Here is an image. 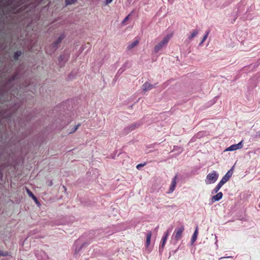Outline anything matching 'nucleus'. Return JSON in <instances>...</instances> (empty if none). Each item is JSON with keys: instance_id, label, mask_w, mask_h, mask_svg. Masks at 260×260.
Instances as JSON below:
<instances>
[{"instance_id": "1", "label": "nucleus", "mask_w": 260, "mask_h": 260, "mask_svg": "<svg viewBox=\"0 0 260 260\" xmlns=\"http://www.w3.org/2000/svg\"><path fill=\"white\" fill-rule=\"evenodd\" d=\"M172 37L171 35H167L161 41L158 43L154 47V50L155 53L158 52L161 50L164 46H166L169 42L170 39Z\"/></svg>"}, {"instance_id": "2", "label": "nucleus", "mask_w": 260, "mask_h": 260, "mask_svg": "<svg viewBox=\"0 0 260 260\" xmlns=\"http://www.w3.org/2000/svg\"><path fill=\"white\" fill-rule=\"evenodd\" d=\"M218 176L219 174L216 171H212L207 175L205 179L206 183L210 184L215 183L218 179Z\"/></svg>"}, {"instance_id": "3", "label": "nucleus", "mask_w": 260, "mask_h": 260, "mask_svg": "<svg viewBox=\"0 0 260 260\" xmlns=\"http://www.w3.org/2000/svg\"><path fill=\"white\" fill-rule=\"evenodd\" d=\"M184 230V227L183 225H181L179 228L175 229L173 235L176 241H178L181 238Z\"/></svg>"}, {"instance_id": "4", "label": "nucleus", "mask_w": 260, "mask_h": 260, "mask_svg": "<svg viewBox=\"0 0 260 260\" xmlns=\"http://www.w3.org/2000/svg\"><path fill=\"white\" fill-rule=\"evenodd\" d=\"M234 166H233L230 170H229L225 175L222 177L221 180L219 182L221 185H223L225 184L232 177L233 173V168Z\"/></svg>"}, {"instance_id": "5", "label": "nucleus", "mask_w": 260, "mask_h": 260, "mask_svg": "<svg viewBox=\"0 0 260 260\" xmlns=\"http://www.w3.org/2000/svg\"><path fill=\"white\" fill-rule=\"evenodd\" d=\"M243 141H241L237 144H234L226 148L225 151H232L241 149L243 147Z\"/></svg>"}, {"instance_id": "6", "label": "nucleus", "mask_w": 260, "mask_h": 260, "mask_svg": "<svg viewBox=\"0 0 260 260\" xmlns=\"http://www.w3.org/2000/svg\"><path fill=\"white\" fill-rule=\"evenodd\" d=\"M169 232L167 231L165 233V234H164L162 238V242H161V245L159 246V253H161L163 251V249H164V247L166 244V241H167V240L168 239V237L169 236Z\"/></svg>"}, {"instance_id": "7", "label": "nucleus", "mask_w": 260, "mask_h": 260, "mask_svg": "<svg viewBox=\"0 0 260 260\" xmlns=\"http://www.w3.org/2000/svg\"><path fill=\"white\" fill-rule=\"evenodd\" d=\"M177 179V176L175 175L172 179V183H171V184L170 188H169V190L168 192V193H171L173 192L174 191V190L175 189L176 186Z\"/></svg>"}, {"instance_id": "8", "label": "nucleus", "mask_w": 260, "mask_h": 260, "mask_svg": "<svg viewBox=\"0 0 260 260\" xmlns=\"http://www.w3.org/2000/svg\"><path fill=\"white\" fill-rule=\"evenodd\" d=\"M64 38V36L63 35H61L56 40V41L53 43L52 47L54 49V50H56L58 48V45L61 43Z\"/></svg>"}, {"instance_id": "9", "label": "nucleus", "mask_w": 260, "mask_h": 260, "mask_svg": "<svg viewBox=\"0 0 260 260\" xmlns=\"http://www.w3.org/2000/svg\"><path fill=\"white\" fill-rule=\"evenodd\" d=\"M223 194L221 192H217V193L212 197L211 199V201L212 203H214L215 202H217L221 200L222 198Z\"/></svg>"}, {"instance_id": "10", "label": "nucleus", "mask_w": 260, "mask_h": 260, "mask_svg": "<svg viewBox=\"0 0 260 260\" xmlns=\"http://www.w3.org/2000/svg\"><path fill=\"white\" fill-rule=\"evenodd\" d=\"M198 235V227L197 226L191 239V244L192 245L197 239Z\"/></svg>"}, {"instance_id": "11", "label": "nucleus", "mask_w": 260, "mask_h": 260, "mask_svg": "<svg viewBox=\"0 0 260 260\" xmlns=\"http://www.w3.org/2000/svg\"><path fill=\"white\" fill-rule=\"evenodd\" d=\"M152 88L153 85L148 82H146L142 85V89L144 91L149 90Z\"/></svg>"}, {"instance_id": "12", "label": "nucleus", "mask_w": 260, "mask_h": 260, "mask_svg": "<svg viewBox=\"0 0 260 260\" xmlns=\"http://www.w3.org/2000/svg\"><path fill=\"white\" fill-rule=\"evenodd\" d=\"M139 43L138 41L136 40L134 41L133 42L131 43L129 45H128L127 47V50H130L135 47H136Z\"/></svg>"}, {"instance_id": "13", "label": "nucleus", "mask_w": 260, "mask_h": 260, "mask_svg": "<svg viewBox=\"0 0 260 260\" xmlns=\"http://www.w3.org/2000/svg\"><path fill=\"white\" fill-rule=\"evenodd\" d=\"M151 235H152V234H151V232H149L147 234V236H146V247H148L149 246V245H150V240H151Z\"/></svg>"}, {"instance_id": "14", "label": "nucleus", "mask_w": 260, "mask_h": 260, "mask_svg": "<svg viewBox=\"0 0 260 260\" xmlns=\"http://www.w3.org/2000/svg\"><path fill=\"white\" fill-rule=\"evenodd\" d=\"M199 33V31L197 29H194L193 30L192 32L191 35L188 37V40L189 41H191L192 39L195 37Z\"/></svg>"}, {"instance_id": "15", "label": "nucleus", "mask_w": 260, "mask_h": 260, "mask_svg": "<svg viewBox=\"0 0 260 260\" xmlns=\"http://www.w3.org/2000/svg\"><path fill=\"white\" fill-rule=\"evenodd\" d=\"M222 186V185H221L220 183H218L217 185L216 186V187L213 189V190L212 191V193H217L219 190L220 189V188Z\"/></svg>"}, {"instance_id": "16", "label": "nucleus", "mask_w": 260, "mask_h": 260, "mask_svg": "<svg viewBox=\"0 0 260 260\" xmlns=\"http://www.w3.org/2000/svg\"><path fill=\"white\" fill-rule=\"evenodd\" d=\"M41 256L42 258L38 257V260H48V257L45 252H42L41 253Z\"/></svg>"}, {"instance_id": "17", "label": "nucleus", "mask_w": 260, "mask_h": 260, "mask_svg": "<svg viewBox=\"0 0 260 260\" xmlns=\"http://www.w3.org/2000/svg\"><path fill=\"white\" fill-rule=\"evenodd\" d=\"M210 33V30H207L205 35L204 36L202 41H201L200 43V45H201L207 39L208 36V35Z\"/></svg>"}, {"instance_id": "18", "label": "nucleus", "mask_w": 260, "mask_h": 260, "mask_svg": "<svg viewBox=\"0 0 260 260\" xmlns=\"http://www.w3.org/2000/svg\"><path fill=\"white\" fill-rule=\"evenodd\" d=\"M79 126H80V124H77V125H75V126H74L72 128V129L71 130V131H70V132H68V133H69V134H72V133H74L75 132H76V131L78 129V127H79Z\"/></svg>"}, {"instance_id": "19", "label": "nucleus", "mask_w": 260, "mask_h": 260, "mask_svg": "<svg viewBox=\"0 0 260 260\" xmlns=\"http://www.w3.org/2000/svg\"><path fill=\"white\" fill-rule=\"evenodd\" d=\"M21 51H17L14 53V58L15 59H18V57L21 55Z\"/></svg>"}, {"instance_id": "20", "label": "nucleus", "mask_w": 260, "mask_h": 260, "mask_svg": "<svg viewBox=\"0 0 260 260\" xmlns=\"http://www.w3.org/2000/svg\"><path fill=\"white\" fill-rule=\"evenodd\" d=\"M67 56H66L65 55H61L59 57V62L60 64H62V61H66L67 60Z\"/></svg>"}, {"instance_id": "21", "label": "nucleus", "mask_w": 260, "mask_h": 260, "mask_svg": "<svg viewBox=\"0 0 260 260\" xmlns=\"http://www.w3.org/2000/svg\"><path fill=\"white\" fill-rule=\"evenodd\" d=\"M77 0H66L65 3L67 6L72 5L76 2Z\"/></svg>"}, {"instance_id": "22", "label": "nucleus", "mask_w": 260, "mask_h": 260, "mask_svg": "<svg viewBox=\"0 0 260 260\" xmlns=\"http://www.w3.org/2000/svg\"><path fill=\"white\" fill-rule=\"evenodd\" d=\"M132 130L131 129V127H130L129 125L125 127L124 129H123V132H124V133L125 134H127L129 133H130L131 132H132Z\"/></svg>"}, {"instance_id": "23", "label": "nucleus", "mask_w": 260, "mask_h": 260, "mask_svg": "<svg viewBox=\"0 0 260 260\" xmlns=\"http://www.w3.org/2000/svg\"><path fill=\"white\" fill-rule=\"evenodd\" d=\"M140 125V124H138V123H133L132 124H131V125H129L130 127H131V129L132 131L134 130L135 128H136L137 127H138Z\"/></svg>"}, {"instance_id": "24", "label": "nucleus", "mask_w": 260, "mask_h": 260, "mask_svg": "<svg viewBox=\"0 0 260 260\" xmlns=\"http://www.w3.org/2000/svg\"><path fill=\"white\" fill-rule=\"evenodd\" d=\"M0 255L6 256L8 255V253L7 252H4L3 251L0 250Z\"/></svg>"}, {"instance_id": "25", "label": "nucleus", "mask_w": 260, "mask_h": 260, "mask_svg": "<svg viewBox=\"0 0 260 260\" xmlns=\"http://www.w3.org/2000/svg\"><path fill=\"white\" fill-rule=\"evenodd\" d=\"M178 150L180 152H182L183 151V148L181 147H174L173 150Z\"/></svg>"}, {"instance_id": "26", "label": "nucleus", "mask_w": 260, "mask_h": 260, "mask_svg": "<svg viewBox=\"0 0 260 260\" xmlns=\"http://www.w3.org/2000/svg\"><path fill=\"white\" fill-rule=\"evenodd\" d=\"M26 191L29 197H32L33 196H34L32 192L31 191H30L28 189H26Z\"/></svg>"}, {"instance_id": "27", "label": "nucleus", "mask_w": 260, "mask_h": 260, "mask_svg": "<svg viewBox=\"0 0 260 260\" xmlns=\"http://www.w3.org/2000/svg\"><path fill=\"white\" fill-rule=\"evenodd\" d=\"M145 164V163L138 164L137 165L136 168L137 169H139L141 167L144 166Z\"/></svg>"}, {"instance_id": "28", "label": "nucleus", "mask_w": 260, "mask_h": 260, "mask_svg": "<svg viewBox=\"0 0 260 260\" xmlns=\"http://www.w3.org/2000/svg\"><path fill=\"white\" fill-rule=\"evenodd\" d=\"M113 0H105V5H107L111 3Z\"/></svg>"}, {"instance_id": "29", "label": "nucleus", "mask_w": 260, "mask_h": 260, "mask_svg": "<svg viewBox=\"0 0 260 260\" xmlns=\"http://www.w3.org/2000/svg\"><path fill=\"white\" fill-rule=\"evenodd\" d=\"M130 16V14H129L128 15H127L124 19V20H123L122 21V23H124L125 22H126L127 20H128L129 19V17Z\"/></svg>"}, {"instance_id": "30", "label": "nucleus", "mask_w": 260, "mask_h": 260, "mask_svg": "<svg viewBox=\"0 0 260 260\" xmlns=\"http://www.w3.org/2000/svg\"><path fill=\"white\" fill-rule=\"evenodd\" d=\"M31 198L36 203L38 202L37 199L35 196H33Z\"/></svg>"}, {"instance_id": "31", "label": "nucleus", "mask_w": 260, "mask_h": 260, "mask_svg": "<svg viewBox=\"0 0 260 260\" xmlns=\"http://www.w3.org/2000/svg\"><path fill=\"white\" fill-rule=\"evenodd\" d=\"M52 184H53V183H52V181H50L49 182L48 185H49V186H51V185H52Z\"/></svg>"}, {"instance_id": "32", "label": "nucleus", "mask_w": 260, "mask_h": 260, "mask_svg": "<svg viewBox=\"0 0 260 260\" xmlns=\"http://www.w3.org/2000/svg\"><path fill=\"white\" fill-rule=\"evenodd\" d=\"M229 257H231V256L221 257L220 258V259L224 258H229Z\"/></svg>"}, {"instance_id": "33", "label": "nucleus", "mask_w": 260, "mask_h": 260, "mask_svg": "<svg viewBox=\"0 0 260 260\" xmlns=\"http://www.w3.org/2000/svg\"><path fill=\"white\" fill-rule=\"evenodd\" d=\"M82 247V246H81V247L79 249H78V252H79L80 251V250L81 249V248ZM75 253H77V250H75Z\"/></svg>"}, {"instance_id": "34", "label": "nucleus", "mask_w": 260, "mask_h": 260, "mask_svg": "<svg viewBox=\"0 0 260 260\" xmlns=\"http://www.w3.org/2000/svg\"><path fill=\"white\" fill-rule=\"evenodd\" d=\"M46 52L48 53V48H46Z\"/></svg>"}]
</instances>
